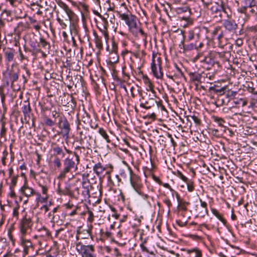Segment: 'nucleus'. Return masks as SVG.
Wrapping results in <instances>:
<instances>
[{
  "mask_svg": "<svg viewBox=\"0 0 257 257\" xmlns=\"http://www.w3.org/2000/svg\"><path fill=\"white\" fill-rule=\"evenodd\" d=\"M117 13L121 20L124 21L128 26L129 32L136 37H138L139 34H140L143 41L146 43L147 35L143 31L137 17L131 14H121L119 12H117Z\"/></svg>",
  "mask_w": 257,
  "mask_h": 257,
  "instance_id": "nucleus-1",
  "label": "nucleus"
},
{
  "mask_svg": "<svg viewBox=\"0 0 257 257\" xmlns=\"http://www.w3.org/2000/svg\"><path fill=\"white\" fill-rule=\"evenodd\" d=\"M80 162L79 155L75 152L73 153V156H69L63 160L64 168L60 171L58 176L59 179H64L66 174L71 170L76 171L78 169V165Z\"/></svg>",
  "mask_w": 257,
  "mask_h": 257,
  "instance_id": "nucleus-2",
  "label": "nucleus"
},
{
  "mask_svg": "<svg viewBox=\"0 0 257 257\" xmlns=\"http://www.w3.org/2000/svg\"><path fill=\"white\" fill-rule=\"evenodd\" d=\"M92 169L98 177H101L104 173V176L106 177L107 181L112 182L111 173L113 171V167L111 165L104 166L98 162L93 165Z\"/></svg>",
  "mask_w": 257,
  "mask_h": 257,
  "instance_id": "nucleus-3",
  "label": "nucleus"
},
{
  "mask_svg": "<svg viewBox=\"0 0 257 257\" xmlns=\"http://www.w3.org/2000/svg\"><path fill=\"white\" fill-rule=\"evenodd\" d=\"M79 143L82 146H77L75 150H80L81 149L90 150L95 145V140L92 136L88 134L86 131H81L79 132Z\"/></svg>",
  "mask_w": 257,
  "mask_h": 257,
  "instance_id": "nucleus-4",
  "label": "nucleus"
},
{
  "mask_svg": "<svg viewBox=\"0 0 257 257\" xmlns=\"http://www.w3.org/2000/svg\"><path fill=\"white\" fill-rule=\"evenodd\" d=\"M57 16V21L63 29L67 28V24L65 22L71 21L73 16L75 15L73 11L67 12L63 10H57L56 11Z\"/></svg>",
  "mask_w": 257,
  "mask_h": 257,
  "instance_id": "nucleus-5",
  "label": "nucleus"
},
{
  "mask_svg": "<svg viewBox=\"0 0 257 257\" xmlns=\"http://www.w3.org/2000/svg\"><path fill=\"white\" fill-rule=\"evenodd\" d=\"M151 70L154 76L158 79H162L163 73L162 68V59L161 57H157V55L153 54L152 62L151 63Z\"/></svg>",
  "mask_w": 257,
  "mask_h": 257,
  "instance_id": "nucleus-6",
  "label": "nucleus"
},
{
  "mask_svg": "<svg viewBox=\"0 0 257 257\" xmlns=\"http://www.w3.org/2000/svg\"><path fill=\"white\" fill-rule=\"evenodd\" d=\"M76 248L81 257H96L93 245H85L79 242L76 243Z\"/></svg>",
  "mask_w": 257,
  "mask_h": 257,
  "instance_id": "nucleus-7",
  "label": "nucleus"
},
{
  "mask_svg": "<svg viewBox=\"0 0 257 257\" xmlns=\"http://www.w3.org/2000/svg\"><path fill=\"white\" fill-rule=\"evenodd\" d=\"M33 222L30 218L27 217L26 215L21 219L19 223V229L21 236L29 234L32 230Z\"/></svg>",
  "mask_w": 257,
  "mask_h": 257,
  "instance_id": "nucleus-8",
  "label": "nucleus"
},
{
  "mask_svg": "<svg viewBox=\"0 0 257 257\" xmlns=\"http://www.w3.org/2000/svg\"><path fill=\"white\" fill-rule=\"evenodd\" d=\"M130 173V182L134 189L139 194L141 193V188L143 187L141 179L135 174L132 173V170L129 169Z\"/></svg>",
  "mask_w": 257,
  "mask_h": 257,
  "instance_id": "nucleus-9",
  "label": "nucleus"
},
{
  "mask_svg": "<svg viewBox=\"0 0 257 257\" xmlns=\"http://www.w3.org/2000/svg\"><path fill=\"white\" fill-rule=\"evenodd\" d=\"M59 127L61 130V133L63 137L68 138L70 131V124L65 117H60L58 123Z\"/></svg>",
  "mask_w": 257,
  "mask_h": 257,
  "instance_id": "nucleus-10",
  "label": "nucleus"
},
{
  "mask_svg": "<svg viewBox=\"0 0 257 257\" xmlns=\"http://www.w3.org/2000/svg\"><path fill=\"white\" fill-rule=\"evenodd\" d=\"M21 245L23 247L24 254H27L31 250H34V246L30 239L25 237V236H21L20 239Z\"/></svg>",
  "mask_w": 257,
  "mask_h": 257,
  "instance_id": "nucleus-11",
  "label": "nucleus"
},
{
  "mask_svg": "<svg viewBox=\"0 0 257 257\" xmlns=\"http://www.w3.org/2000/svg\"><path fill=\"white\" fill-rule=\"evenodd\" d=\"M39 240L38 243L42 246L43 242L46 241L50 236V232L45 227H43L38 230Z\"/></svg>",
  "mask_w": 257,
  "mask_h": 257,
  "instance_id": "nucleus-12",
  "label": "nucleus"
},
{
  "mask_svg": "<svg viewBox=\"0 0 257 257\" xmlns=\"http://www.w3.org/2000/svg\"><path fill=\"white\" fill-rule=\"evenodd\" d=\"M20 192L27 197H30L34 195H36V193H37L36 192L32 187H29L26 182L24 185L21 188Z\"/></svg>",
  "mask_w": 257,
  "mask_h": 257,
  "instance_id": "nucleus-13",
  "label": "nucleus"
},
{
  "mask_svg": "<svg viewBox=\"0 0 257 257\" xmlns=\"http://www.w3.org/2000/svg\"><path fill=\"white\" fill-rule=\"evenodd\" d=\"M210 10L212 13L218 14L220 17H221V12L226 13L225 9L222 2H221V4L215 3L211 7Z\"/></svg>",
  "mask_w": 257,
  "mask_h": 257,
  "instance_id": "nucleus-14",
  "label": "nucleus"
},
{
  "mask_svg": "<svg viewBox=\"0 0 257 257\" xmlns=\"http://www.w3.org/2000/svg\"><path fill=\"white\" fill-rule=\"evenodd\" d=\"M182 250L186 252L187 257H202V252L200 249L197 247L190 249L183 248Z\"/></svg>",
  "mask_w": 257,
  "mask_h": 257,
  "instance_id": "nucleus-15",
  "label": "nucleus"
},
{
  "mask_svg": "<svg viewBox=\"0 0 257 257\" xmlns=\"http://www.w3.org/2000/svg\"><path fill=\"white\" fill-rule=\"evenodd\" d=\"M223 25L226 30L231 32L235 31L237 28V25L234 20H226Z\"/></svg>",
  "mask_w": 257,
  "mask_h": 257,
  "instance_id": "nucleus-16",
  "label": "nucleus"
},
{
  "mask_svg": "<svg viewBox=\"0 0 257 257\" xmlns=\"http://www.w3.org/2000/svg\"><path fill=\"white\" fill-rule=\"evenodd\" d=\"M74 187L73 184H67L64 188L59 187V193L66 195L73 196L74 195L72 187Z\"/></svg>",
  "mask_w": 257,
  "mask_h": 257,
  "instance_id": "nucleus-17",
  "label": "nucleus"
},
{
  "mask_svg": "<svg viewBox=\"0 0 257 257\" xmlns=\"http://www.w3.org/2000/svg\"><path fill=\"white\" fill-rule=\"evenodd\" d=\"M83 190L82 195L85 198H89L90 196L89 188L90 187V183L88 180H83L82 182Z\"/></svg>",
  "mask_w": 257,
  "mask_h": 257,
  "instance_id": "nucleus-18",
  "label": "nucleus"
},
{
  "mask_svg": "<svg viewBox=\"0 0 257 257\" xmlns=\"http://www.w3.org/2000/svg\"><path fill=\"white\" fill-rule=\"evenodd\" d=\"M22 112L25 119L27 117H30V114L32 111L30 103L28 101H25L24 102L22 108Z\"/></svg>",
  "mask_w": 257,
  "mask_h": 257,
  "instance_id": "nucleus-19",
  "label": "nucleus"
},
{
  "mask_svg": "<svg viewBox=\"0 0 257 257\" xmlns=\"http://www.w3.org/2000/svg\"><path fill=\"white\" fill-rule=\"evenodd\" d=\"M102 21L103 22V28H99V30L102 33L106 41H107L109 38L108 33V31H107L108 22H107V20L104 18L102 19Z\"/></svg>",
  "mask_w": 257,
  "mask_h": 257,
  "instance_id": "nucleus-20",
  "label": "nucleus"
},
{
  "mask_svg": "<svg viewBox=\"0 0 257 257\" xmlns=\"http://www.w3.org/2000/svg\"><path fill=\"white\" fill-rule=\"evenodd\" d=\"M69 30L71 33V34L74 36L77 35L78 32V26L74 22L70 21V26H69Z\"/></svg>",
  "mask_w": 257,
  "mask_h": 257,
  "instance_id": "nucleus-21",
  "label": "nucleus"
},
{
  "mask_svg": "<svg viewBox=\"0 0 257 257\" xmlns=\"http://www.w3.org/2000/svg\"><path fill=\"white\" fill-rule=\"evenodd\" d=\"M176 198L178 202L179 207L181 209L186 210L187 209V205L189 204L188 203L182 200L179 195L177 192H176Z\"/></svg>",
  "mask_w": 257,
  "mask_h": 257,
  "instance_id": "nucleus-22",
  "label": "nucleus"
},
{
  "mask_svg": "<svg viewBox=\"0 0 257 257\" xmlns=\"http://www.w3.org/2000/svg\"><path fill=\"white\" fill-rule=\"evenodd\" d=\"M212 213L220 221H221L224 224L226 223V220L222 217V215L215 208L211 209Z\"/></svg>",
  "mask_w": 257,
  "mask_h": 257,
  "instance_id": "nucleus-23",
  "label": "nucleus"
},
{
  "mask_svg": "<svg viewBox=\"0 0 257 257\" xmlns=\"http://www.w3.org/2000/svg\"><path fill=\"white\" fill-rule=\"evenodd\" d=\"M99 134L103 137V138L106 141L107 143H110V140L109 139V136L107 135L105 130H104L103 128L100 127L98 130Z\"/></svg>",
  "mask_w": 257,
  "mask_h": 257,
  "instance_id": "nucleus-24",
  "label": "nucleus"
},
{
  "mask_svg": "<svg viewBox=\"0 0 257 257\" xmlns=\"http://www.w3.org/2000/svg\"><path fill=\"white\" fill-rule=\"evenodd\" d=\"M152 103L153 101H150L149 100L148 101L142 102L140 103V106L146 109H149L153 106Z\"/></svg>",
  "mask_w": 257,
  "mask_h": 257,
  "instance_id": "nucleus-25",
  "label": "nucleus"
},
{
  "mask_svg": "<svg viewBox=\"0 0 257 257\" xmlns=\"http://www.w3.org/2000/svg\"><path fill=\"white\" fill-rule=\"evenodd\" d=\"M53 150L56 155H61L62 158L64 157L65 153L60 147L58 146L54 147Z\"/></svg>",
  "mask_w": 257,
  "mask_h": 257,
  "instance_id": "nucleus-26",
  "label": "nucleus"
},
{
  "mask_svg": "<svg viewBox=\"0 0 257 257\" xmlns=\"http://www.w3.org/2000/svg\"><path fill=\"white\" fill-rule=\"evenodd\" d=\"M36 195L38 196V198L40 202L43 203L47 201L49 198V195L48 194H43L42 196L40 193H36Z\"/></svg>",
  "mask_w": 257,
  "mask_h": 257,
  "instance_id": "nucleus-27",
  "label": "nucleus"
},
{
  "mask_svg": "<svg viewBox=\"0 0 257 257\" xmlns=\"http://www.w3.org/2000/svg\"><path fill=\"white\" fill-rule=\"evenodd\" d=\"M150 101H153L152 105L154 106L155 105V103H156L158 107H161L162 110L165 109V107L162 104V100L157 101L156 100H155L153 98H149Z\"/></svg>",
  "mask_w": 257,
  "mask_h": 257,
  "instance_id": "nucleus-28",
  "label": "nucleus"
},
{
  "mask_svg": "<svg viewBox=\"0 0 257 257\" xmlns=\"http://www.w3.org/2000/svg\"><path fill=\"white\" fill-rule=\"evenodd\" d=\"M6 58L8 62L12 61L14 59V54L12 51H7L5 53Z\"/></svg>",
  "mask_w": 257,
  "mask_h": 257,
  "instance_id": "nucleus-29",
  "label": "nucleus"
},
{
  "mask_svg": "<svg viewBox=\"0 0 257 257\" xmlns=\"http://www.w3.org/2000/svg\"><path fill=\"white\" fill-rule=\"evenodd\" d=\"M59 208V207H56L55 208H54L52 211L51 212H50L49 213H48V217L52 221H54V219H55V215L54 214L57 211L58 209Z\"/></svg>",
  "mask_w": 257,
  "mask_h": 257,
  "instance_id": "nucleus-30",
  "label": "nucleus"
},
{
  "mask_svg": "<svg viewBox=\"0 0 257 257\" xmlns=\"http://www.w3.org/2000/svg\"><path fill=\"white\" fill-rule=\"evenodd\" d=\"M243 3L246 6V7L247 8H251L252 7H254L256 6V4L255 3L254 0H243Z\"/></svg>",
  "mask_w": 257,
  "mask_h": 257,
  "instance_id": "nucleus-31",
  "label": "nucleus"
},
{
  "mask_svg": "<svg viewBox=\"0 0 257 257\" xmlns=\"http://www.w3.org/2000/svg\"><path fill=\"white\" fill-rule=\"evenodd\" d=\"M58 5L60 8V10H63L64 11H66L67 12H68L69 13H70V12L72 11L70 9H69L68 6L66 4H65V3H64L63 2H60V3L58 4Z\"/></svg>",
  "mask_w": 257,
  "mask_h": 257,
  "instance_id": "nucleus-32",
  "label": "nucleus"
},
{
  "mask_svg": "<svg viewBox=\"0 0 257 257\" xmlns=\"http://www.w3.org/2000/svg\"><path fill=\"white\" fill-rule=\"evenodd\" d=\"M94 35H95L94 40H95V43L96 47H97L98 48H101L102 47V43L100 38H99L98 37V36L96 35V34L95 33H94Z\"/></svg>",
  "mask_w": 257,
  "mask_h": 257,
  "instance_id": "nucleus-33",
  "label": "nucleus"
},
{
  "mask_svg": "<svg viewBox=\"0 0 257 257\" xmlns=\"http://www.w3.org/2000/svg\"><path fill=\"white\" fill-rule=\"evenodd\" d=\"M44 122L48 126H51L55 124V120H52L49 117L45 116L44 118Z\"/></svg>",
  "mask_w": 257,
  "mask_h": 257,
  "instance_id": "nucleus-34",
  "label": "nucleus"
},
{
  "mask_svg": "<svg viewBox=\"0 0 257 257\" xmlns=\"http://www.w3.org/2000/svg\"><path fill=\"white\" fill-rule=\"evenodd\" d=\"M18 180V176H13L11 177V182L10 188L11 189H13L17 185Z\"/></svg>",
  "mask_w": 257,
  "mask_h": 257,
  "instance_id": "nucleus-35",
  "label": "nucleus"
},
{
  "mask_svg": "<svg viewBox=\"0 0 257 257\" xmlns=\"http://www.w3.org/2000/svg\"><path fill=\"white\" fill-rule=\"evenodd\" d=\"M221 30V28L219 26H218V27L215 28L211 32V34L212 35V38L215 39L216 36L218 34V33L220 32Z\"/></svg>",
  "mask_w": 257,
  "mask_h": 257,
  "instance_id": "nucleus-36",
  "label": "nucleus"
},
{
  "mask_svg": "<svg viewBox=\"0 0 257 257\" xmlns=\"http://www.w3.org/2000/svg\"><path fill=\"white\" fill-rule=\"evenodd\" d=\"M79 189V187L76 186L74 184V187H72V191H73L74 195L71 196V197H78L80 194Z\"/></svg>",
  "mask_w": 257,
  "mask_h": 257,
  "instance_id": "nucleus-37",
  "label": "nucleus"
},
{
  "mask_svg": "<svg viewBox=\"0 0 257 257\" xmlns=\"http://www.w3.org/2000/svg\"><path fill=\"white\" fill-rule=\"evenodd\" d=\"M200 202L201 207L203 208V213L204 214V216L205 214H207L208 213L207 203L203 201L201 199H200Z\"/></svg>",
  "mask_w": 257,
  "mask_h": 257,
  "instance_id": "nucleus-38",
  "label": "nucleus"
},
{
  "mask_svg": "<svg viewBox=\"0 0 257 257\" xmlns=\"http://www.w3.org/2000/svg\"><path fill=\"white\" fill-rule=\"evenodd\" d=\"M101 236L104 238H108L111 237V233L109 231H103L102 229L100 230Z\"/></svg>",
  "mask_w": 257,
  "mask_h": 257,
  "instance_id": "nucleus-39",
  "label": "nucleus"
},
{
  "mask_svg": "<svg viewBox=\"0 0 257 257\" xmlns=\"http://www.w3.org/2000/svg\"><path fill=\"white\" fill-rule=\"evenodd\" d=\"M187 186V190L188 191L191 192L194 190V184L192 182L188 180L186 182Z\"/></svg>",
  "mask_w": 257,
  "mask_h": 257,
  "instance_id": "nucleus-40",
  "label": "nucleus"
},
{
  "mask_svg": "<svg viewBox=\"0 0 257 257\" xmlns=\"http://www.w3.org/2000/svg\"><path fill=\"white\" fill-rule=\"evenodd\" d=\"M19 208H20L19 205L18 204H17L16 206L13 209V216L14 217H15L17 219H18V217H19Z\"/></svg>",
  "mask_w": 257,
  "mask_h": 257,
  "instance_id": "nucleus-41",
  "label": "nucleus"
},
{
  "mask_svg": "<svg viewBox=\"0 0 257 257\" xmlns=\"http://www.w3.org/2000/svg\"><path fill=\"white\" fill-rule=\"evenodd\" d=\"M40 45L43 48H46L47 46L48 49H49L50 47L49 44H48L43 38H40Z\"/></svg>",
  "mask_w": 257,
  "mask_h": 257,
  "instance_id": "nucleus-42",
  "label": "nucleus"
},
{
  "mask_svg": "<svg viewBox=\"0 0 257 257\" xmlns=\"http://www.w3.org/2000/svg\"><path fill=\"white\" fill-rule=\"evenodd\" d=\"M53 163L55 166L57 167L58 168H60L61 166V162L60 159L56 157L53 161Z\"/></svg>",
  "mask_w": 257,
  "mask_h": 257,
  "instance_id": "nucleus-43",
  "label": "nucleus"
},
{
  "mask_svg": "<svg viewBox=\"0 0 257 257\" xmlns=\"http://www.w3.org/2000/svg\"><path fill=\"white\" fill-rule=\"evenodd\" d=\"M140 247L142 249V250L143 251V252H147V253H149L151 254H154V252L153 251H150L149 250V249L147 248V247L145 246V242H143L142 243H141L140 244Z\"/></svg>",
  "mask_w": 257,
  "mask_h": 257,
  "instance_id": "nucleus-44",
  "label": "nucleus"
},
{
  "mask_svg": "<svg viewBox=\"0 0 257 257\" xmlns=\"http://www.w3.org/2000/svg\"><path fill=\"white\" fill-rule=\"evenodd\" d=\"M214 120L220 126H223V123L225 122L222 118L218 117H214Z\"/></svg>",
  "mask_w": 257,
  "mask_h": 257,
  "instance_id": "nucleus-45",
  "label": "nucleus"
},
{
  "mask_svg": "<svg viewBox=\"0 0 257 257\" xmlns=\"http://www.w3.org/2000/svg\"><path fill=\"white\" fill-rule=\"evenodd\" d=\"M0 96L1 97L2 102L3 104H4L6 96L4 93V88L3 87H0Z\"/></svg>",
  "mask_w": 257,
  "mask_h": 257,
  "instance_id": "nucleus-46",
  "label": "nucleus"
},
{
  "mask_svg": "<svg viewBox=\"0 0 257 257\" xmlns=\"http://www.w3.org/2000/svg\"><path fill=\"white\" fill-rule=\"evenodd\" d=\"M7 2H9L10 5L13 7H17L19 4V2L18 0H6Z\"/></svg>",
  "mask_w": 257,
  "mask_h": 257,
  "instance_id": "nucleus-47",
  "label": "nucleus"
},
{
  "mask_svg": "<svg viewBox=\"0 0 257 257\" xmlns=\"http://www.w3.org/2000/svg\"><path fill=\"white\" fill-rule=\"evenodd\" d=\"M143 80L146 86L152 83L150 79L148 77L147 75H144L143 76Z\"/></svg>",
  "mask_w": 257,
  "mask_h": 257,
  "instance_id": "nucleus-48",
  "label": "nucleus"
},
{
  "mask_svg": "<svg viewBox=\"0 0 257 257\" xmlns=\"http://www.w3.org/2000/svg\"><path fill=\"white\" fill-rule=\"evenodd\" d=\"M146 86H147L146 90L147 91H150L154 94L156 93V92H155V90L154 89V85L152 83H151L149 85H148Z\"/></svg>",
  "mask_w": 257,
  "mask_h": 257,
  "instance_id": "nucleus-49",
  "label": "nucleus"
},
{
  "mask_svg": "<svg viewBox=\"0 0 257 257\" xmlns=\"http://www.w3.org/2000/svg\"><path fill=\"white\" fill-rule=\"evenodd\" d=\"M52 113V116L56 120V119L58 117H60L59 113L56 110H53L51 112Z\"/></svg>",
  "mask_w": 257,
  "mask_h": 257,
  "instance_id": "nucleus-50",
  "label": "nucleus"
},
{
  "mask_svg": "<svg viewBox=\"0 0 257 257\" xmlns=\"http://www.w3.org/2000/svg\"><path fill=\"white\" fill-rule=\"evenodd\" d=\"M247 7H246L245 6H242L240 8H239L237 10L238 12L241 13V14H246V9Z\"/></svg>",
  "mask_w": 257,
  "mask_h": 257,
  "instance_id": "nucleus-51",
  "label": "nucleus"
},
{
  "mask_svg": "<svg viewBox=\"0 0 257 257\" xmlns=\"http://www.w3.org/2000/svg\"><path fill=\"white\" fill-rule=\"evenodd\" d=\"M111 210L113 212L112 214V217L115 218V219L118 218L119 215L116 212V210L114 207H111Z\"/></svg>",
  "mask_w": 257,
  "mask_h": 257,
  "instance_id": "nucleus-52",
  "label": "nucleus"
},
{
  "mask_svg": "<svg viewBox=\"0 0 257 257\" xmlns=\"http://www.w3.org/2000/svg\"><path fill=\"white\" fill-rule=\"evenodd\" d=\"M6 132H7L6 128L4 126V125H3L2 127V128H1V133H0L1 137H5L6 135Z\"/></svg>",
  "mask_w": 257,
  "mask_h": 257,
  "instance_id": "nucleus-53",
  "label": "nucleus"
},
{
  "mask_svg": "<svg viewBox=\"0 0 257 257\" xmlns=\"http://www.w3.org/2000/svg\"><path fill=\"white\" fill-rule=\"evenodd\" d=\"M42 189V194H48V187L44 185H40Z\"/></svg>",
  "mask_w": 257,
  "mask_h": 257,
  "instance_id": "nucleus-54",
  "label": "nucleus"
},
{
  "mask_svg": "<svg viewBox=\"0 0 257 257\" xmlns=\"http://www.w3.org/2000/svg\"><path fill=\"white\" fill-rule=\"evenodd\" d=\"M236 93H237L235 91H230L227 92V93L226 94V96H227V97H234Z\"/></svg>",
  "mask_w": 257,
  "mask_h": 257,
  "instance_id": "nucleus-55",
  "label": "nucleus"
},
{
  "mask_svg": "<svg viewBox=\"0 0 257 257\" xmlns=\"http://www.w3.org/2000/svg\"><path fill=\"white\" fill-rule=\"evenodd\" d=\"M195 32L194 31H190L188 33V39L191 40L194 38Z\"/></svg>",
  "mask_w": 257,
  "mask_h": 257,
  "instance_id": "nucleus-56",
  "label": "nucleus"
},
{
  "mask_svg": "<svg viewBox=\"0 0 257 257\" xmlns=\"http://www.w3.org/2000/svg\"><path fill=\"white\" fill-rule=\"evenodd\" d=\"M19 78V75L17 73H14L12 75V79L13 82H15L18 80Z\"/></svg>",
  "mask_w": 257,
  "mask_h": 257,
  "instance_id": "nucleus-57",
  "label": "nucleus"
},
{
  "mask_svg": "<svg viewBox=\"0 0 257 257\" xmlns=\"http://www.w3.org/2000/svg\"><path fill=\"white\" fill-rule=\"evenodd\" d=\"M163 186L166 188H168L169 189L171 192H172L173 193H175L176 194V191H175L174 190H173L171 187L170 186V185L168 184V183H164L163 184Z\"/></svg>",
  "mask_w": 257,
  "mask_h": 257,
  "instance_id": "nucleus-58",
  "label": "nucleus"
},
{
  "mask_svg": "<svg viewBox=\"0 0 257 257\" xmlns=\"http://www.w3.org/2000/svg\"><path fill=\"white\" fill-rule=\"evenodd\" d=\"M224 36V34L222 30L218 33V34L216 36V38L219 41L221 40V39L223 38Z\"/></svg>",
  "mask_w": 257,
  "mask_h": 257,
  "instance_id": "nucleus-59",
  "label": "nucleus"
},
{
  "mask_svg": "<svg viewBox=\"0 0 257 257\" xmlns=\"http://www.w3.org/2000/svg\"><path fill=\"white\" fill-rule=\"evenodd\" d=\"M192 118L193 120L194 121V122L196 124H200V120L197 116L194 115V116H192Z\"/></svg>",
  "mask_w": 257,
  "mask_h": 257,
  "instance_id": "nucleus-60",
  "label": "nucleus"
},
{
  "mask_svg": "<svg viewBox=\"0 0 257 257\" xmlns=\"http://www.w3.org/2000/svg\"><path fill=\"white\" fill-rule=\"evenodd\" d=\"M179 177L183 180L184 181V182H187L189 180L185 176H184L180 172H179Z\"/></svg>",
  "mask_w": 257,
  "mask_h": 257,
  "instance_id": "nucleus-61",
  "label": "nucleus"
},
{
  "mask_svg": "<svg viewBox=\"0 0 257 257\" xmlns=\"http://www.w3.org/2000/svg\"><path fill=\"white\" fill-rule=\"evenodd\" d=\"M239 101L240 102V104L242 107L245 106L247 104V100L243 98H240L239 99Z\"/></svg>",
  "mask_w": 257,
  "mask_h": 257,
  "instance_id": "nucleus-62",
  "label": "nucleus"
},
{
  "mask_svg": "<svg viewBox=\"0 0 257 257\" xmlns=\"http://www.w3.org/2000/svg\"><path fill=\"white\" fill-rule=\"evenodd\" d=\"M164 202L166 204V205L168 206L169 208H170L172 206L171 201L169 199H165L164 201Z\"/></svg>",
  "mask_w": 257,
  "mask_h": 257,
  "instance_id": "nucleus-63",
  "label": "nucleus"
},
{
  "mask_svg": "<svg viewBox=\"0 0 257 257\" xmlns=\"http://www.w3.org/2000/svg\"><path fill=\"white\" fill-rule=\"evenodd\" d=\"M41 210L44 211L45 212H46L49 210V208L48 205H44L41 206Z\"/></svg>",
  "mask_w": 257,
  "mask_h": 257,
  "instance_id": "nucleus-64",
  "label": "nucleus"
}]
</instances>
